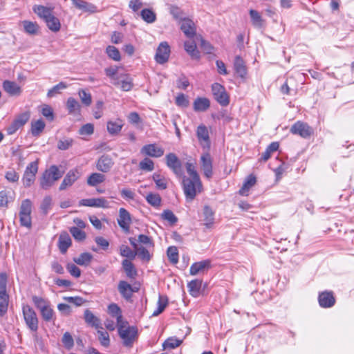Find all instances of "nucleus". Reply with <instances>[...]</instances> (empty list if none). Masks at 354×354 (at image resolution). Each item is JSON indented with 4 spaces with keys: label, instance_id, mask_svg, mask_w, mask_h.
Listing matches in <instances>:
<instances>
[{
    "label": "nucleus",
    "instance_id": "obj_1",
    "mask_svg": "<svg viewBox=\"0 0 354 354\" xmlns=\"http://www.w3.org/2000/svg\"><path fill=\"white\" fill-rule=\"evenodd\" d=\"M34 12L46 24L48 28L53 32H58L61 28L59 19L53 15L52 10L44 6H36Z\"/></svg>",
    "mask_w": 354,
    "mask_h": 354
},
{
    "label": "nucleus",
    "instance_id": "obj_2",
    "mask_svg": "<svg viewBox=\"0 0 354 354\" xmlns=\"http://www.w3.org/2000/svg\"><path fill=\"white\" fill-rule=\"evenodd\" d=\"M118 326V334L122 339L123 345L131 348L138 337V329L135 326H128L127 322H123Z\"/></svg>",
    "mask_w": 354,
    "mask_h": 354
},
{
    "label": "nucleus",
    "instance_id": "obj_3",
    "mask_svg": "<svg viewBox=\"0 0 354 354\" xmlns=\"http://www.w3.org/2000/svg\"><path fill=\"white\" fill-rule=\"evenodd\" d=\"M64 174L56 165H51L42 174L40 178V186L43 189L47 190L50 188Z\"/></svg>",
    "mask_w": 354,
    "mask_h": 354
},
{
    "label": "nucleus",
    "instance_id": "obj_4",
    "mask_svg": "<svg viewBox=\"0 0 354 354\" xmlns=\"http://www.w3.org/2000/svg\"><path fill=\"white\" fill-rule=\"evenodd\" d=\"M183 187L187 201H192L196 197L197 193L202 190V183L200 178H187L183 180Z\"/></svg>",
    "mask_w": 354,
    "mask_h": 354
},
{
    "label": "nucleus",
    "instance_id": "obj_5",
    "mask_svg": "<svg viewBox=\"0 0 354 354\" xmlns=\"http://www.w3.org/2000/svg\"><path fill=\"white\" fill-rule=\"evenodd\" d=\"M32 203L30 199L22 201L19 209V221L21 226L30 228L32 226Z\"/></svg>",
    "mask_w": 354,
    "mask_h": 354
},
{
    "label": "nucleus",
    "instance_id": "obj_6",
    "mask_svg": "<svg viewBox=\"0 0 354 354\" xmlns=\"http://www.w3.org/2000/svg\"><path fill=\"white\" fill-rule=\"evenodd\" d=\"M22 312L24 321L28 328L34 332L38 329V318L35 311L29 305H24Z\"/></svg>",
    "mask_w": 354,
    "mask_h": 354
},
{
    "label": "nucleus",
    "instance_id": "obj_7",
    "mask_svg": "<svg viewBox=\"0 0 354 354\" xmlns=\"http://www.w3.org/2000/svg\"><path fill=\"white\" fill-rule=\"evenodd\" d=\"M38 171V163L37 161L30 162L24 171L22 182L25 187H30L35 180V176Z\"/></svg>",
    "mask_w": 354,
    "mask_h": 354
},
{
    "label": "nucleus",
    "instance_id": "obj_8",
    "mask_svg": "<svg viewBox=\"0 0 354 354\" xmlns=\"http://www.w3.org/2000/svg\"><path fill=\"white\" fill-rule=\"evenodd\" d=\"M290 131L303 138H308L313 133V129L307 123L301 121L295 122L291 127Z\"/></svg>",
    "mask_w": 354,
    "mask_h": 354
},
{
    "label": "nucleus",
    "instance_id": "obj_9",
    "mask_svg": "<svg viewBox=\"0 0 354 354\" xmlns=\"http://www.w3.org/2000/svg\"><path fill=\"white\" fill-rule=\"evenodd\" d=\"M212 93L216 100L222 106H227L229 102V96L224 86L218 83H214L212 86Z\"/></svg>",
    "mask_w": 354,
    "mask_h": 354
},
{
    "label": "nucleus",
    "instance_id": "obj_10",
    "mask_svg": "<svg viewBox=\"0 0 354 354\" xmlns=\"http://www.w3.org/2000/svg\"><path fill=\"white\" fill-rule=\"evenodd\" d=\"M201 167L203 171L204 176L209 179L213 175L212 159L209 153L207 151L201 156L200 159Z\"/></svg>",
    "mask_w": 354,
    "mask_h": 354
},
{
    "label": "nucleus",
    "instance_id": "obj_11",
    "mask_svg": "<svg viewBox=\"0 0 354 354\" xmlns=\"http://www.w3.org/2000/svg\"><path fill=\"white\" fill-rule=\"evenodd\" d=\"M170 47L167 41L161 42L155 55V60L160 64L166 63L170 55Z\"/></svg>",
    "mask_w": 354,
    "mask_h": 354
},
{
    "label": "nucleus",
    "instance_id": "obj_12",
    "mask_svg": "<svg viewBox=\"0 0 354 354\" xmlns=\"http://www.w3.org/2000/svg\"><path fill=\"white\" fill-rule=\"evenodd\" d=\"M166 165L172 170L176 176H181L183 174L182 164L177 156L174 153H169L166 155Z\"/></svg>",
    "mask_w": 354,
    "mask_h": 354
},
{
    "label": "nucleus",
    "instance_id": "obj_13",
    "mask_svg": "<svg viewBox=\"0 0 354 354\" xmlns=\"http://www.w3.org/2000/svg\"><path fill=\"white\" fill-rule=\"evenodd\" d=\"M81 176V173L78 169H73L68 171L65 177L64 178L59 189L63 191L66 189L68 187L72 186L73 183L77 180Z\"/></svg>",
    "mask_w": 354,
    "mask_h": 354
},
{
    "label": "nucleus",
    "instance_id": "obj_14",
    "mask_svg": "<svg viewBox=\"0 0 354 354\" xmlns=\"http://www.w3.org/2000/svg\"><path fill=\"white\" fill-rule=\"evenodd\" d=\"M196 136L202 147L208 151L211 143L207 128L203 124L199 125L196 129Z\"/></svg>",
    "mask_w": 354,
    "mask_h": 354
},
{
    "label": "nucleus",
    "instance_id": "obj_15",
    "mask_svg": "<svg viewBox=\"0 0 354 354\" xmlns=\"http://www.w3.org/2000/svg\"><path fill=\"white\" fill-rule=\"evenodd\" d=\"M80 206H87L92 207H109V202L104 197L82 199L79 202Z\"/></svg>",
    "mask_w": 354,
    "mask_h": 354
},
{
    "label": "nucleus",
    "instance_id": "obj_16",
    "mask_svg": "<svg viewBox=\"0 0 354 354\" xmlns=\"http://www.w3.org/2000/svg\"><path fill=\"white\" fill-rule=\"evenodd\" d=\"M113 165V160L107 154L101 156L96 162V169L102 173L109 172Z\"/></svg>",
    "mask_w": 354,
    "mask_h": 354
},
{
    "label": "nucleus",
    "instance_id": "obj_17",
    "mask_svg": "<svg viewBox=\"0 0 354 354\" xmlns=\"http://www.w3.org/2000/svg\"><path fill=\"white\" fill-rule=\"evenodd\" d=\"M140 153L147 156L160 158L163 156L164 149L156 144H149L142 147Z\"/></svg>",
    "mask_w": 354,
    "mask_h": 354
},
{
    "label": "nucleus",
    "instance_id": "obj_18",
    "mask_svg": "<svg viewBox=\"0 0 354 354\" xmlns=\"http://www.w3.org/2000/svg\"><path fill=\"white\" fill-rule=\"evenodd\" d=\"M131 223V218L129 212L124 208H120L119 209V217L118 218V223L119 226L125 232H128L129 231Z\"/></svg>",
    "mask_w": 354,
    "mask_h": 354
},
{
    "label": "nucleus",
    "instance_id": "obj_19",
    "mask_svg": "<svg viewBox=\"0 0 354 354\" xmlns=\"http://www.w3.org/2000/svg\"><path fill=\"white\" fill-rule=\"evenodd\" d=\"M318 301L321 307L326 308L334 306L335 299L332 292L324 291L319 293Z\"/></svg>",
    "mask_w": 354,
    "mask_h": 354
},
{
    "label": "nucleus",
    "instance_id": "obj_20",
    "mask_svg": "<svg viewBox=\"0 0 354 354\" xmlns=\"http://www.w3.org/2000/svg\"><path fill=\"white\" fill-rule=\"evenodd\" d=\"M180 29L189 38H193L196 35V27L192 20L184 18L180 21Z\"/></svg>",
    "mask_w": 354,
    "mask_h": 354
},
{
    "label": "nucleus",
    "instance_id": "obj_21",
    "mask_svg": "<svg viewBox=\"0 0 354 354\" xmlns=\"http://www.w3.org/2000/svg\"><path fill=\"white\" fill-rule=\"evenodd\" d=\"M73 5L84 12L94 13L97 12V7L84 0H71Z\"/></svg>",
    "mask_w": 354,
    "mask_h": 354
},
{
    "label": "nucleus",
    "instance_id": "obj_22",
    "mask_svg": "<svg viewBox=\"0 0 354 354\" xmlns=\"http://www.w3.org/2000/svg\"><path fill=\"white\" fill-rule=\"evenodd\" d=\"M71 239L69 234L64 232L60 234L58 240V248L62 254H65L68 248L71 245Z\"/></svg>",
    "mask_w": 354,
    "mask_h": 354
},
{
    "label": "nucleus",
    "instance_id": "obj_23",
    "mask_svg": "<svg viewBox=\"0 0 354 354\" xmlns=\"http://www.w3.org/2000/svg\"><path fill=\"white\" fill-rule=\"evenodd\" d=\"M3 88L4 91L10 95L17 96L21 94V87L15 82L5 80L3 82Z\"/></svg>",
    "mask_w": 354,
    "mask_h": 354
},
{
    "label": "nucleus",
    "instance_id": "obj_24",
    "mask_svg": "<svg viewBox=\"0 0 354 354\" xmlns=\"http://www.w3.org/2000/svg\"><path fill=\"white\" fill-rule=\"evenodd\" d=\"M118 289L123 298L129 300L131 298L133 294L132 286L125 281H120L118 283Z\"/></svg>",
    "mask_w": 354,
    "mask_h": 354
},
{
    "label": "nucleus",
    "instance_id": "obj_25",
    "mask_svg": "<svg viewBox=\"0 0 354 354\" xmlns=\"http://www.w3.org/2000/svg\"><path fill=\"white\" fill-rule=\"evenodd\" d=\"M210 106V101L206 97H197L193 103L194 110L196 112L207 111Z\"/></svg>",
    "mask_w": 354,
    "mask_h": 354
},
{
    "label": "nucleus",
    "instance_id": "obj_26",
    "mask_svg": "<svg viewBox=\"0 0 354 354\" xmlns=\"http://www.w3.org/2000/svg\"><path fill=\"white\" fill-rule=\"evenodd\" d=\"M84 319L88 324L95 327V328L102 329L100 319L95 316L88 309H86L84 312Z\"/></svg>",
    "mask_w": 354,
    "mask_h": 354
},
{
    "label": "nucleus",
    "instance_id": "obj_27",
    "mask_svg": "<svg viewBox=\"0 0 354 354\" xmlns=\"http://www.w3.org/2000/svg\"><path fill=\"white\" fill-rule=\"evenodd\" d=\"M202 283V280L194 279L187 283L188 291L192 297H198L200 295Z\"/></svg>",
    "mask_w": 354,
    "mask_h": 354
},
{
    "label": "nucleus",
    "instance_id": "obj_28",
    "mask_svg": "<svg viewBox=\"0 0 354 354\" xmlns=\"http://www.w3.org/2000/svg\"><path fill=\"white\" fill-rule=\"evenodd\" d=\"M210 267V261L209 260L202 261L193 263L189 269L191 275H196L203 272L205 268Z\"/></svg>",
    "mask_w": 354,
    "mask_h": 354
},
{
    "label": "nucleus",
    "instance_id": "obj_29",
    "mask_svg": "<svg viewBox=\"0 0 354 354\" xmlns=\"http://www.w3.org/2000/svg\"><path fill=\"white\" fill-rule=\"evenodd\" d=\"M115 85L120 86L121 89L124 91H129L133 86L131 78L125 75H120L119 80L113 82Z\"/></svg>",
    "mask_w": 354,
    "mask_h": 354
},
{
    "label": "nucleus",
    "instance_id": "obj_30",
    "mask_svg": "<svg viewBox=\"0 0 354 354\" xmlns=\"http://www.w3.org/2000/svg\"><path fill=\"white\" fill-rule=\"evenodd\" d=\"M234 68L237 75L244 77L247 74V70L243 59L240 56H236L234 62Z\"/></svg>",
    "mask_w": 354,
    "mask_h": 354
},
{
    "label": "nucleus",
    "instance_id": "obj_31",
    "mask_svg": "<svg viewBox=\"0 0 354 354\" xmlns=\"http://www.w3.org/2000/svg\"><path fill=\"white\" fill-rule=\"evenodd\" d=\"M123 125V121L120 119L110 120L107 122V131L111 135H116L120 132Z\"/></svg>",
    "mask_w": 354,
    "mask_h": 354
},
{
    "label": "nucleus",
    "instance_id": "obj_32",
    "mask_svg": "<svg viewBox=\"0 0 354 354\" xmlns=\"http://www.w3.org/2000/svg\"><path fill=\"white\" fill-rule=\"evenodd\" d=\"M256 177L253 175H249L245 180L242 187L239 190V194L243 196H247L249 190L256 184Z\"/></svg>",
    "mask_w": 354,
    "mask_h": 354
},
{
    "label": "nucleus",
    "instance_id": "obj_33",
    "mask_svg": "<svg viewBox=\"0 0 354 354\" xmlns=\"http://www.w3.org/2000/svg\"><path fill=\"white\" fill-rule=\"evenodd\" d=\"M122 268L127 274L130 279H135L138 274L137 270L134 265L128 259H124L122 262Z\"/></svg>",
    "mask_w": 354,
    "mask_h": 354
},
{
    "label": "nucleus",
    "instance_id": "obj_34",
    "mask_svg": "<svg viewBox=\"0 0 354 354\" xmlns=\"http://www.w3.org/2000/svg\"><path fill=\"white\" fill-rule=\"evenodd\" d=\"M66 109L69 114L76 115L80 113L81 105L76 99L70 97L66 102Z\"/></svg>",
    "mask_w": 354,
    "mask_h": 354
},
{
    "label": "nucleus",
    "instance_id": "obj_35",
    "mask_svg": "<svg viewBox=\"0 0 354 354\" xmlns=\"http://www.w3.org/2000/svg\"><path fill=\"white\" fill-rule=\"evenodd\" d=\"M106 177L101 173H92L87 178V184L91 187H95L104 182Z\"/></svg>",
    "mask_w": 354,
    "mask_h": 354
},
{
    "label": "nucleus",
    "instance_id": "obj_36",
    "mask_svg": "<svg viewBox=\"0 0 354 354\" xmlns=\"http://www.w3.org/2000/svg\"><path fill=\"white\" fill-rule=\"evenodd\" d=\"M203 216H204V221H205V225L207 228H210L214 221V212L212 209V208L207 205H205L203 208Z\"/></svg>",
    "mask_w": 354,
    "mask_h": 354
},
{
    "label": "nucleus",
    "instance_id": "obj_37",
    "mask_svg": "<svg viewBox=\"0 0 354 354\" xmlns=\"http://www.w3.org/2000/svg\"><path fill=\"white\" fill-rule=\"evenodd\" d=\"M108 310H109V313L110 315H111L113 317H115L116 318L117 326L124 322L122 319L121 309L117 304H110L108 307Z\"/></svg>",
    "mask_w": 354,
    "mask_h": 354
},
{
    "label": "nucleus",
    "instance_id": "obj_38",
    "mask_svg": "<svg viewBox=\"0 0 354 354\" xmlns=\"http://www.w3.org/2000/svg\"><path fill=\"white\" fill-rule=\"evenodd\" d=\"M184 46L185 50L192 58L198 59L200 57L199 52L196 49L194 41H185Z\"/></svg>",
    "mask_w": 354,
    "mask_h": 354
},
{
    "label": "nucleus",
    "instance_id": "obj_39",
    "mask_svg": "<svg viewBox=\"0 0 354 354\" xmlns=\"http://www.w3.org/2000/svg\"><path fill=\"white\" fill-rule=\"evenodd\" d=\"M152 178L156 183L157 189L164 190L167 188V180L164 176L158 173H154L152 176Z\"/></svg>",
    "mask_w": 354,
    "mask_h": 354
},
{
    "label": "nucleus",
    "instance_id": "obj_40",
    "mask_svg": "<svg viewBox=\"0 0 354 354\" xmlns=\"http://www.w3.org/2000/svg\"><path fill=\"white\" fill-rule=\"evenodd\" d=\"M24 30L29 35H37L39 31V26L36 22L30 21H22Z\"/></svg>",
    "mask_w": 354,
    "mask_h": 354
},
{
    "label": "nucleus",
    "instance_id": "obj_41",
    "mask_svg": "<svg viewBox=\"0 0 354 354\" xmlns=\"http://www.w3.org/2000/svg\"><path fill=\"white\" fill-rule=\"evenodd\" d=\"M109 58L115 62H120L121 60V55L119 50L113 46H108L105 50Z\"/></svg>",
    "mask_w": 354,
    "mask_h": 354
},
{
    "label": "nucleus",
    "instance_id": "obj_42",
    "mask_svg": "<svg viewBox=\"0 0 354 354\" xmlns=\"http://www.w3.org/2000/svg\"><path fill=\"white\" fill-rule=\"evenodd\" d=\"M250 15L251 17L252 24L254 27L258 28L263 27V20L260 14L257 10L252 9L250 10Z\"/></svg>",
    "mask_w": 354,
    "mask_h": 354
},
{
    "label": "nucleus",
    "instance_id": "obj_43",
    "mask_svg": "<svg viewBox=\"0 0 354 354\" xmlns=\"http://www.w3.org/2000/svg\"><path fill=\"white\" fill-rule=\"evenodd\" d=\"M45 128V123L41 120L32 122L31 124V133L34 136H39Z\"/></svg>",
    "mask_w": 354,
    "mask_h": 354
},
{
    "label": "nucleus",
    "instance_id": "obj_44",
    "mask_svg": "<svg viewBox=\"0 0 354 354\" xmlns=\"http://www.w3.org/2000/svg\"><path fill=\"white\" fill-rule=\"evenodd\" d=\"M142 19L148 24L153 23L156 19L155 12L151 9H143L140 13Z\"/></svg>",
    "mask_w": 354,
    "mask_h": 354
},
{
    "label": "nucleus",
    "instance_id": "obj_45",
    "mask_svg": "<svg viewBox=\"0 0 354 354\" xmlns=\"http://www.w3.org/2000/svg\"><path fill=\"white\" fill-rule=\"evenodd\" d=\"M93 256L88 252L82 253L78 257L73 259V261L80 266H87L91 262Z\"/></svg>",
    "mask_w": 354,
    "mask_h": 354
},
{
    "label": "nucleus",
    "instance_id": "obj_46",
    "mask_svg": "<svg viewBox=\"0 0 354 354\" xmlns=\"http://www.w3.org/2000/svg\"><path fill=\"white\" fill-rule=\"evenodd\" d=\"M167 304H168L167 297L160 295L158 301V307L153 311V313H152V315L156 317V316L159 315L160 313H162L163 312V310H165V308H166V306H167Z\"/></svg>",
    "mask_w": 354,
    "mask_h": 354
},
{
    "label": "nucleus",
    "instance_id": "obj_47",
    "mask_svg": "<svg viewBox=\"0 0 354 354\" xmlns=\"http://www.w3.org/2000/svg\"><path fill=\"white\" fill-rule=\"evenodd\" d=\"M78 95L83 105L89 106L92 103V97L90 93L84 89H80Z\"/></svg>",
    "mask_w": 354,
    "mask_h": 354
},
{
    "label": "nucleus",
    "instance_id": "obj_48",
    "mask_svg": "<svg viewBox=\"0 0 354 354\" xmlns=\"http://www.w3.org/2000/svg\"><path fill=\"white\" fill-rule=\"evenodd\" d=\"M32 301L35 306H36V308L39 310L50 305V303L48 300L45 299L43 297H38L36 295L32 297Z\"/></svg>",
    "mask_w": 354,
    "mask_h": 354
},
{
    "label": "nucleus",
    "instance_id": "obj_49",
    "mask_svg": "<svg viewBox=\"0 0 354 354\" xmlns=\"http://www.w3.org/2000/svg\"><path fill=\"white\" fill-rule=\"evenodd\" d=\"M69 231L73 238L77 241H82L86 239V233L82 230L79 229V227H71L69 229Z\"/></svg>",
    "mask_w": 354,
    "mask_h": 354
},
{
    "label": "nucleus",
    "instance_id": "obj_50",
    "mask_svg": "<svg viewBox=\"0 0 354 354\" xmlns=\"http://www.w3.org/2000/svg\"><path fill=\"white\" fill-rule=\"evenodd\" d=\"M167 254L169 261L176 264L178 261V249L175 246H170L167 248Z\"/></svg>",
    "mask_w": 354,
    "mask_h": 354
},
{
    "label": "nucleus",
    "instance_id": "obj_51",
    "mask_svg": "<svg viewBox=\"0 0 354 354\" xmlns=\"http://www.w3.org/2000/svg\"><path fill=\"white\" fill-rule=\"evenodd\" d=\"M146 200L148 203L153 207H158L161 204V197L158 194L149 193L146 196Z\"/></svg>",
    "mask_w": 354,
    "mask_h": 354
},
{
    "label": "nucleus",
    "instance_id": "obj_52",
    "mask_svg": "<svg viewBox=\"0 0 354 354\" xmlns=\"http://www.w3.org/2000/svg\"><path fill=\"white\" fill-rule=\"evenodd\" d=\"M120 253L121 256L130 259H134L136 256V251H133L129 246L125 245H122L120 246Z\"/></svg>",
    "mask_w": 354,
    "mask_h": 354
},
{
    "label": "nucleus",
    "instance_id": "obj_53",
    "mask_svg": "<svg viewBox=\"0 0 354 354\" xmlns=\"http://www.w3.org/2000/svg\"><path fill=\"white\" fill-rule=\"evenodd\" d=\"M8 295H0V317H3L8 310Z\"/></svg>",
    "mask_w": 354,
    "mask_h": 354
},
{
    "label": "nucleus",
    "instance_id": "obj_54",
    "mask_svg": "<svg viewBox=\"0 0 354 354\" xmlns=\"http://www.w3.org/2000/svg\"><path fill=\"white\" fill-rule=\"evenodd\" d=\"M52 206V198L50 196H46L41 205L40 209L44 214H47L48 211L51 209Z\"/></svg>",
    "mask_w": 354,
    "mask_h": 354
},
{
    "label": "nucleus",
    "instance_id": "obj_55",
    "mask_svg": "<svg viewBox=\"0 0 354 354\" xmlns=\"http://www.w3.org/2000/svg\"><path fill=\"white\" fill-rule=\"evenodd\" d=\"M139 167L142 170L151 171L154 169V162L152 160L145 158L140 162Z\"/></svg>",
    "mask_w": 354,
    "mask_h": 354
},
{
    "label": "nucleus",
    "instance_id": "obj_56",
    "mask_svg": "<svg viewBox=\"0 0 354 354\" xmlns=\"http://www.w3.org/2000/svg\"><path fill=\"white\" fill-rule=\"evenodd\" d=\"M162 219L167 221L171 225L175 224L178 221V218L169 209H166L161 214Z\"/></svg>",
    "mask_w": 354,
    "mask_h": 354
},
{
    "label": "nucleus",
    "instance_id": "obj_57",
    "mask_svg": "<svg viewBox=\"0 0 354 354\" xmlns=\"http://www.w3.org/2000/svg\"><path fill=\"white\" fill-rule=\"evenodd\" d=\"M40 313L44 321L50 322L53 319L54 310L50 308V305L41 309Z\"/></svg>",
    "mask_w": 354,
    "mask_h": 354
},
{
    "label": "nucleus",
    "instance_id": "obj_58",
    "mask_svg": "<svg viewBox=\"0 0 354 354\" xmlns=\"http://www.w3.org/2000/svg\"><path fill=\"white\" fill-rule=\"evenodd\" d=\"M62 343L66 348L71 349L74 346V340L70 333L66 332L62 337Z\"/></svg>",
    "mask_w": 354,
    "mask_h": 354
},
{
    "label": "nucleus",
    "instance_id": "obj_59",
    "mask_svg": "<svg viewBox=\"0 0 354 354\" xmlns=\"http://www.w3.org/2000/svg\"><path fill=\"white\" fill-rule=\"evenodd\" d=\"M182 343L181 340H179L176 338H169L167 339L162 344L165 349L169 348L174 349L177 348Z\"/></svg>",
    "mask_w": 354,
    "mask_h": 354
},
{
    "label": "nucleus",
    "instance_id": "obj_60",
    "mask_svg": "<svg viewBox=\"0 0 354 354\" xmlns=\"http://www.w3.org/2000/svg\"><path fill=\"white\" fill-rule=\"evenodd\" d=\"M104 102L98 100L96 102L93 113L95 119H100L103 115Z\"/></svg>",
    "mask_w": 354,
    "mask_h": 354
},
{
    "label": "nucleus",
    "instance_id": "obj_61",
    "mask_svg": "<svg viewBox=\"0 0 354 354\" xmlns=\"http://www.w3.org/2000/svg\"><path fill=\"white\" fill-rule=\"evenodd\" d=\"M97 334L100 344L104 347H108L110 344L109 333L106 331L98 330Z\"/></svg>",
    "mask_w": 354,
    "mask_h": 354
},
{
    "label": "nucleus",
    "instance_id": "obj_62",
    "mask_svg": "<svg viewBox=\"0 0 354 354\" xmlns=\"http://www.w3.org/2000/svg\"><path fill=\"white\" fill-rule=\"evenodd\" d=\"M189 102L186 96L183 93L178 94L176 97V104L182 108H186L189 106Z\"/></svg>",
    "mask_w": 354,
    "mask_h": 354
},
{
    "label": "nucleus",
    "instance_id": "obj_63",
    "mask_svg": "<svg viewBox=\"0 0 354 354\" xmlns=\"http://www.w3.org/2000/svg\"><path fill=\"white\" fill-rule=\"evenodd\" d=\"M73 143V140L72 138H64L62 140H59L57 142V148L60 150H67L68 149Z\"/></svg>",
    "mask_w": 354,
    "mask_h": 354
},
{
    "label": "nucleus",
    "instance_id": "obj_64",
    "mask_svg": "<svg viewBox=\"0 0 354 354\" xmlns=\"http://www.w3.org/2000/svg\"><path fill=\"white\" fill-rule=\"evenodd\" d=\"M136 253L142 260L149 261L151 259L149 252L142 246L137 248Z\"/></svg>",
    "mask_w": 354,
    "mask_h": 354
}]
</instances>
